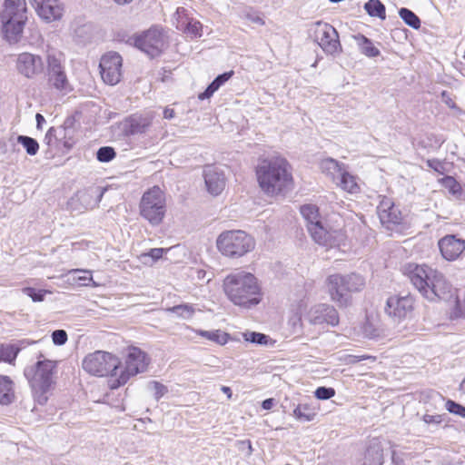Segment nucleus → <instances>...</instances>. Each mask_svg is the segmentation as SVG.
<instances>
[{"instance_id": "f257e3e1", "label": "nucleus", "mask_w": 465, "mask_h": 465, "mask_svg": "<svg viewBox=\"0 0 465 465\" xmlns=\"http://www.w3.org/2000/svg\"><path fill=\"white\" fill-rule=\"evenodd\" d=\"M256 176L260 188L269 196L284 194L292 189L291 166L283 157L262 159L256 167Z\"/></svg>"}, {"instance_id": "f03ea898", "label": "nucleus", "mask_w": 465, "mask_h": 465, "mask_svg": "<svg viewBox=\"0 0 465 465\" xmlns=\"http://www.w3.org/2000/svg\"><path fill=\"white\" fill-rule=\"evenodd\" d=\"M404 272L413 286L429 301L445 299L451 292V284L445 276L428 265L409 263Z\"/></svg>"}, {"instance_id": "7ed1b4c3", "label": "nucleus", "mask_w": 465, "mask_h": 465, "mask_svg": "<svg viewBox=\"0 0 465 465\" xmlns=\"http://www.w3.org/2000/svg\"><path fill=\"white\" fill-rule=\"evenodd\" d=\"M227 298L236 306L250 309L260 303V287L253 274L238 271L227 275L223 283Z\"/></svg>"}, {"instance_id": "20e7f679", "label": "nucleus", "mask_w": 465, "mask_h": 465, "mask_svg": "<svg viewBox=\"0 0 465 465\" xmlns=\"http://www.w3.org/2000/svg\"><path fill=\"white\" fill-rule=\"evenodd\" d=\"M304 334L311 339H316L328 326L339 324V315L336 309L327 303L311 306L304 313Z\"/></svg>"}, {"instance_id": "39448f33", "label": "nucleus", "mask_w": 465, "mask_h": 465, "mask_svg": "<svg viewBox=\"0 0 465 465\" xmlns=\"http://www.w3.org/2000/svg\"><path fill=\"white\" fill-rule=\"evenodd\" d=\"M216 247L223 256L238 259L254 249L255 240L244 231L229 230L218 235Z\"/></svg>"}, {"instance_id": "423d86ee", "label": "nucleus", "mask_w": 465, "mask_h": 465, "mask_svg": "<svg viewBox=\"0 0 465 465\" xmlns=\"http://www.w3.org/2000/svg\"><path fill=\"white\" fill-rule=\"evenodd\" d=\"M26 19L25 0H5L1 20L5 36L9 43L19 40Z\"/></svg>"}, {"instance_id": "0eeeda50", "label": "nucleus", "mask_w": 465, "mask_h": 465, "mask_svg": "<svg viewBox=\"0 0 465 465\" xmlns=\"http://www.w3.org/2000/svg\"><path fill=\"white\" fill-rule=\"evenodd\" d=\"M326 284L331 300L340 306H347L350 302V293L361 291L365 285V280L356 273L331 274L327 278Z\"/></svg>"}, {"instance_id": "6e6552de", "label": "nucleus", "mask_w": 465, "mask_h": 465, "mask_svg": "<svg viewBox=\"0 0 465 465\" xmlns=\"http://www.w3.org/2000/svg\"><path fill=\"white\" fill-rule=\"evenodd\" d=\"M83 369L89 374L98 377L111 375L112 381L117 378L120 361L115 355L104 351H95L87 354L82 361Z\"/></svg>"}, {"instance_id": "1a4fd4ad", "label": "nucleus", "mask_w": 465, "mask_h": 465, "mask_svg": "<svg viewBox=\"0 0 465 465\" xmlns=\"http://www.w3.org/2000/svg\"><path fill=\"white\" fill-rule=\"evenodd\" d=\"M150 363L148 355L137 347L130 348L124 363L120 362L117 378L112 381L111 388L116 389L124 385L131 377L144 372Z\"/></svg>"}, {"instance_id": "9d476101", "label": "nucleus", "mask_w": 465, "mask_h": 465, "mask_svg": "<svg viewBox=\"0 0 465 465\" xmlns=\"http://www.w3.org/2000/svg\"><path fill=\"white\" fill-rule=\"evenodd\" d=\"M140 213L152 225L162 223L165 214V198L158 186L145 192L140 203Z\"/></svg>"}, {"instance_id": "9b49d317", "label": "nucleus", "mask_w": 465, "mask_h": 465, "mask_svg": "<svg viewBox=\"0 0 465 465\" xmlns=\"http://www.w3.org/2000/svg\"><path fill=\"white\" fill-rule=\"evenodd\" d=\"M56 362L50 360H38L32 367L25 370V375L32 388L45 392L53 382Z\"/></svg>"}, {"instance_id": "f8f14e48", "label": "nucleus", "mask_w": 465, "mask_h": 465, "mask_svg": "<svg viewBox=\"0 0 465 465\" xmlns=\"http://www.w3.org/2000/svg\"><path fill=\"white\" fill-rule=\"evenodd\" d=\"M133 39L134 45L150 57L158 56L167 45L163 31L157 26L151 27Z\"/></svg>"}, {"instance_id": "ddd939ff", "label": "nucleus", "mask_w": 465, "mask_h": 465, "mask_svg": "<svg viewBox=\"0 0 465 465\" xmlns=\"http://www.w3.org/2000/svg\"><path fill=\"white\" fill-rule=\"evenodd\" d=\"M123 58L115 52L104 54L100 60L99 67L102 79L104 83L114 85L122 78Z\"/></svg>"}, {"instance_id": "4468645a", "label": "nucleus", "mask_w": 465, "mask_h": 465, "mask_svg": "<svg viewBox=\"0 0 465 465\" xmlns=\"http://www.w3.org/2000/svg\"><path fill=\"white\" fill-rule=\"evenodd\" d=\"M314 37L327 54L338 53L341 48L337 31L327 23L318 22L315 24Z\"/></svg>"}, {"instance_id": "2eb2a0df", "label": "nucleus", "mask_w": 465, "mask_h": 465, "mask_svg": "<svg viewBox=\"0 0 465 465\" xmlns=\"http://www.w3.org/2000/svg\"><path fill=\"white\" fill-rule=\"evenodd\" d=\"M15 68L22 76L27 79H34L43 74L45 65L40 55L24 52L17 55Z\"/></svg>"}, {"instance_id": "dca6fc26", "label": "nucleus", "mask_w": 465, "mask_h": 465, "mask_svg": "<svg viewBox=\"0 0 465 465\" xmlns=\"http://www.w3.org/2000/svg\"><path fill=\"white\" fill-rule=\"evenodd\" d=\"M103 194L104 192L100 187H90L78 191L68 201V206L72 211L83 213L96 206L101 201Z\"/></svg>"}, {"instance_id": "f3484780", "label": "nucleus", "mask_w": 465, "mask_h": 465, "mask_svg": "<svg viewBox=\"0 0 465 465\" xmlns=\"http://www.w3.org/2000/svg\"><path fill=\"white\" fill-rule=\"evenodd\" d=\"M307 229L314 242L322 246H336L342 236L341 231L329 228L322 220L311 223Z\"/></svg>"}, {"instance_id": "a211bd4d", "label": "nucleus", "mask_w": 465, "mask_h": 465, "mask_svg": "<svg viewBox=\"0 0 465 465\" xmlns=\"http://www.w3.org/2000/svg\"><path fill=\"white\" fill-rule=\"evenodd\" d=\"M413 299L410 295L391 296L388 298L385 307L386 313L394 320L406 318L412 311Z\"/></svg>"}, {"instance_id": "6ab92c4d", "label": "nucleus", "mask_w": 465, "mask_h": 465, "mask_svg": "<svg viewBox=\"0 0 465 465\" xmlns=\"http://www.w3.org/2000/svg\"><path fill=\"white\" fill-rule=\"evenodd\" d=\"M177 23L176 28L182 31L187 36L191 38H198L203 35L202 24L193 18L189 17L186 14V10L183 7H179L176 10Z\"/></svg>"}, {"instance_id": "aec40b11", "label": "nucleus", "mask_w": 465, "mask_h": 465, "mask_svg": "<svg viewBox=\"0 0 465 465\" xmlns=\"http://www.w3.org/2000/svg\"><path fill=\"white\" fill-rule=\"evenodd\" d=\"M439 248L444 259L454 261L465 251V240L446 235L439 241Z\"/></svg>"}, {"instance_id": "412c9836", "label": "nucleus", "mask_w": 465, "mask_h": 465, "mask_svg": "<svg viewBox=\"0 0 465 465\" xmlns=\"http://www.w3.org/2000/svg\"><path fill=\"white\" fill-rule=\"evenodd\" d=\"M204 182L208 192L213 195H219L225 187L224 173L213 165L206 166L203 171Z\"/></svg>"}, {"instance_id": "4be33fe9", "label": "nucleus", "mask_w": 465, "mask_h": 465, "mask_svg": "<svg viewBox=\"0 0 465 465\" xmlns=\"http://www.w3.org/2000/svg\"><path fill=\"white\" fill-rule=\"evenodd\" d=\"M37 15L45 22L50 23L62 18L64 7L59 0H46L41 5H36Z\"/></svg>"}, {"instance_id": "5701e85b", "label": "nucleus", "mask_w": 465, "mask_h": 465, "mask_svg": "<svg viewBox=\"0 0 465 465\" xmlns=\"http://www.w3.org/2000/svg\"><path fill=\"white\" fill-rule=\"evenodd\" d=\"M154 118L153 112L134 114L129 118V132L132 134H143L151 126Z\"/></svg>"}, {"instance_id": "b1692460", "label": "nucleus", "mask_w": 465, "mask_h": 465, "mask_svg": "<svg viewBox=\"0 0 465 465\" xmlns=\"http://www.w3.org/2000/svg\"><path fill=\"white\" fill-rule=\"evenodd\" d=\"M320 167L322 172L330 176L334 183L337 182L342 173L346 171L345 165L333 158L322 160Z\"/></svg>"}, {"instance_id": "393cba45", "label": "nucleus", "mask_w": 465, "mask_h": 465, "mask_svg": "<svg viewBox=\"0 0 465 465\" xmlns=\"http://www.w3.org/2000/svg\"><path fill=\"white\" fill-rule=\"evenodd\" d=\"M15 399L14 383L5 375H0V404L8 405Z\"/></svg>"}, {"instance_id": "a878e982", "label": "nucleus", "mask_w": 465, "mask_h": 465, "mask_svg": "<svg viewBox=\"0 0 465 465\" xmlns=\"http://www.w3.org/2000/svg\"><path fill=\"white\" fill-rule=\"evenodd\" d=\"M233 71L225 72L219 74L205 89L203 93L198 95L200 100L210 98L223 84H224L232 76Z\"/></svg>"}, {"instance_id": "bb28decb", "label": "nucleus", "mask_w": 465, "mask_h": 465, "mask_svg": "<svg viewBox=\"0 0 465 465\" xmlns=\"http://www.w3.org/2000/svg\"><path fill=\"white\" fill-rule=\"evenodd\" d=\"M354 40L361 54L368 57H377L380 55V50L374 46L371 39L362 35H353Z\"/></svg>"}, {"instance_id": "cd10ccee", "label": "nucleus", "mask_w": 465, "mask_h": 465, "mask_svg": "<svg viewBox=\"0 0 465 465\" xmlns=\"http://www.w3.org/2000/svg\"><path fill=\"white\" fill-rule=\"evenodd\" d=\"M75 273H83L84 275L72 277L68 279L69 283L74 284L77 282H81V286H93L96 287L98 284L94 281L92 276V271L90 270H83V269H72L68 271L67 274H75Z\"/></svg>"}, {"instance_id": "c85d7f7f", "label": "nucleus", "mask_w": 465, "mask_h": 465, "mask_svg": "<svg viewBox=\"0 0 465 465\" xmlns=\"http://www.w3.org/2000/svg\"><path fill=\"white\" fill-rule=\"evenodd\" d=\"M383 462V454L381 449L378 445L370 446L361 465H381Z\"/></svg>"}, {"instance_id": "c756f323", "label": "nucleus", "mask_w": 465, "mask_h": 465, "mask_svg": "<svg viewBox=\"0 0 465 465\" xmlns=\"http://www.w3.org/2000/svg\"><path fill=\"white\" fill-rule=\"evenodd\" d=\"M335 183L341 187L342 190L354 193H357L359 190V186L356 183V178L350 174L347 170L342 173V174L340 176L337 182Z\"/></svg>"}, {"instance_id": "7c9ffc66", "label": "nucleus", "mask_w": 465, "mask_h": 465, "mask_svg": "<svg viewBox=\"0 0 465 465\" xmlns=\"http://www.w3.org/2000/svg\"><path fill=\"white\" fill-rule=\"evenodd\" d=\"M293 416L299 420L311 421L316 416V411L315 408L312 407L310 404H299L293 410Z\"/></svg>"}, {"instance_id": "2f4dec72", "label": "nucleus", "mask_w": 465, "mask_h": 465, "mask_svg": "<svg viewBox=\"0 0 465 465\" xmlns=\"http://www.w3.org/2000/svg\"><path fill=\"white\" fill-rule=\"evenodd\" d=\"M301 213L304 220L306 221V226L309 228V225L313 223H318L322 220L319 214V210L316 205L313 204H305L301 207Z\"/></svg>"}, {"instance_id": "473e14b6", "label": "nucleus", "mask_w": 465, "mask_h": 465, "mask_svg": "<svg viewBox=\"0 0 465 465\" xmlns=\"http://www.w3.org/2000/svg\"><path fill=\"white\" fill-rule=\"evenodd\" d=\"M49 83L57 90H65L68 81L64 70L48 73Z\"/></svg>"}, {"instance_id": "72a5a7b5", "label": "nucleus", "mask_w": 465, "mask_h": 465, "mask_svg": "<svg viewBox=\"0 0 465 465\" xmlns=\"http://www.w3.org/2000/svg\"><path fill=\"white\" fill-rule=\"evenodd\" d=\"M198 335L216 342L217 344L223 345L228 341L229 335L220 330L215 331H197Z\"/></svg>"}, {"instance_id": "f704fd0d", "label": "nucleus", "mask_w": 465, "mask_h": 465, "mask_svg": "<svg viewBox=\"0 0 465 465\" xmlns=\"http://www.w3.org/2000/svg\"><path fill=\"white\" fill-rule=\"evenodd\" d=\"M364 8L371 16L385 19V6L380 0H369Z\"/></svg>"}, {"instance_id": "c9c22d12", "label": "nucleus", "mask_w": 465, "mask_h": 465, "mask_svg": "<svg viewBox=\"0 0 465 465\" xmlns=\"http://www.w3.org/2000/svg\"><path fill=\"white\" fill-rule=\"evenodd\" d=\"M20 349L15 345H0V362L5 361L13 364Z\"/></svg>"}, {"instance_id": "e433bc0d", "label": "nucleus", "mask_w": 465, "mask_h": 465, "mask_svg": "<svg viewBox=\"0 0 465 465\" xmlns=\"http://www.w3.org/2000/svg\"><path fill=\"white\" fill-rule=\"evenodd\" d=\"M399 15L409 26L414 29H419L420 27V20L412 11L402 7L400 9Z\"/></svg>"}, {"instance_id": "4c0bfd02", "label": "nucleus", "mask_w": 465, "mask_h": 465, "mask_svg": "<svg viewBox=\"0 0 465 465\" xmlns=\"http://www.w3.org/2000/svg\"><path fill=\"white\" fill-rule=\"evenodd\" d=\"M17 142L23 145L26 150V153L30 155H35L38 152L39 144L37 141L32 137L19 135L17 137Z\"/></svg>"}, {"instance_id": "58836bf2", "label": "nucleus", "mask_w": 465, "mask_h": 465, "mask_svg": "<svg viewBox=\"0 0 465 465\" xmlns=\"http://www.w3.org/2000/svg\"><path fill=\"white\" fill-rule=\"evenodd\" d=\"M243 339L246 341H250L252 343H256L259 345H268L271 341V339L268 335H265L261 332L255 331H247L242 334Z\"/></svg>"}, {"instance_id": "ea45409f", "label": "nucleus", "mask_w": 465, "mask_h": 465, "mask_svg": "<svg viewBox=\"0 0 465 465\" xmlns=\"http://www.w3.org/2000/svg\"><path fill=\"white\" fill-rule=\"evenodd\" d=\"M169 249H163V248H153L148 252H144L141 255V258L143 259V263L145 264H153L156 261H158L163 253L167 252Z\"/></svg>"}, {"instance_id": "a19ab883", "label": "nucleus", "mask_w": 465, "mask_h": 465, "mask_svg": "<svg viewBox=\"0 0 465 465\" xmlns=\"http://www.w3.org/2000/svg\"><path fill=\"white\" fill-rule=\"evenodd\" d=\"M168 311L183 319H190L194 313V308L188 304L176 305L169 308Z\"/></svg>"}, {"instance_id": "79ce46f5", "label": "nucleus", "mask_w": 465, "mask_h": 465, "mask_svg": "<svg viewBox=\"0 0 465 465\" xmlns=\"http://www.w3.org/2000/svg\"><path fill=\"white\" fill-rule=\"evenodd\" d=\"M62 135H64V129L51 127L45 136V143L49 146H54Z\"/></svg>"}, {"instance_id": "37998d69", "label": "nucleus", "mask_w": 465, "mask_h": 465, "mask_svg": "<svg viewBox=\"0 0 465 465\" xmlns=\"http://www.w3.org/2000/svg\"><path fill=\"white\" fill-rule=\"evenodd\" d=\"M393 204L394 203H393L392 200L390 199V198H387V197H384L380 202V204L377 207V212H378V215H379L380 220H390V218H389L390 214H386V212L390 208H392Z\"/></svg>"}, {"instance_id": "c03bdc74", "label": "nucleus", "mask_w": 465, "mask_h": 465, "mask_svg": "<svg viewBox=\"0 0 465 465\" xmlns=\"http://www.w3.org/2000/svg\"><path fill=\"white\" fill-rule=\"evenodd\" d=\"M386 214H390L389 218L390 220H381V223L383 224H399L401 222V211L393 204L392 208H390Z\"/></svg>"}, {"instance_id": "a18cd8bd", "label": "nucleus", "mask_w": 465, "mask_h": 465, "mask_svg": "<svg viewBox=\"0 0 465 465\" xmlns=\"http://www.w3.org/2000/svg\"><path fill=\"white\" fill-rule=\"evenodd\" d=\"M96 157L99 162L107 163L115 157V152L112 147L104 146L97 151Z\"/></svg>"}, {"instance_id": "49530a36", "label": "nucleus", "mask_w": 465, "mask_h": 465, "mask_svg": "<svg viewBox=\"0 0 465 465\" xmlns=\"http://www.w3.org/2000/svg\"><path fill=\"white\" fill-rule=\"evenodd\" d=\"M446 410L455 415H458L461 418H465V407L462 405L451 401L448 400L445 404Z\"/></svg>"}, {"instance_id": "de8ad7c7", "label": "nucleus", "mask_w": 465, "mask_h": 465, "mask_svg": "<svg viewBox=\"0 0 465 465\" xmlns=\"http://www.w3.org/2000/svg\"><path fill=\"white\" fill-rule=\"evenodd\" d=\"M314 395L319 400H329L335 395V390L327 387H319L316 389Z\"/></svg>"}, {"instance_id": "09e8293b", "label": "nucleus", "mask_w": 465, "mask_h": 465, "mask_svg": "<svg viewBox=\"0 0 465 465\" xmlns=\"http://www.w3.org/2000/svg\"><path fill=\"white\" fill-rule=\"evenodd\" d=\"M23 292L29 296L34 302H42L45 299V291H35L34 288L26 287Z\"/></svg>"}, {"instance_id": "8fccbe9b", "label": "nucleus", "mask_w": 465, "mask_h": 465, "mask_svg": "<svg viewBox=\"0 0 465 465\" xmlns=\"http://www.w3.org/2000/svg\"><path fill=\"white\" fill-rule=\"evenodd\" d=\"M422 420L425 424H427L429 426L431 425V426L437 427L443 421V415H440V414L430 415V414L425 413L422 416Z\"/></svg>"}, {"instance_id": "3c124183", "label": "nucleus", "mask_w": 465, "mask_h": 465, "mask_svg": "<svg viewBox=\"0 0 465 465\" xmlns=\"http://www.w3.org/2000/svg\"><path fill=\"white\" fill-rule=\"evenodd\" d=\"M52 340L55 345H64L67 341V333L64 330H56L52 333Z\"/></svg>"}, {"instance_id": "603ef678", "label": "nucleus", "mask_w": 465, "mask_h": 465, "mask_svg": "<svg viewBox=\"0 0 465 465\" xmlns=\"http://www.w3.org/2000/svg\"><path fill=\"white\" fill-rule=\"evenodd\" d=\"M443 185L450 190L452 193H456L460 191V185L456 180L451 176H447L442 179Z\"/></svg>"}, {"instance_id": "864d4df0", "label": "nucleus", "mask_w": 465, "mask_h": 465, "mask_svg": "<svg viewBox=\"0 0 465 465\" xmlns=\"http://www.w3.org/2000/svg\"><path fill=\"white\" fill-rule=\"evenodd\" d=\"M151 386L156 400L162 398L168 391L167 387L158 381H152Z\"/></svg>"}, {"instance_id": "5fc2aeb1", "label": "nucleus", "mask_w": 465, "mask_h": 465, "mask_svg": "<svg viewBox=\"0 0 465 465\" xmlns=\"http://www.w3.org/2000/svg\"><path fill=\"white\" fill-rule=\"evenodd\" d=\"M48 73L63 70L60 60L54 55L49 54L47 56Z\"/></svg>"}, {"instance_id": "6e6d98bb", "label": "nucleus", "mask_w": 465, "mask_h": 465, "mask_svg": "<svg viewBox=\"0 0 465 465\" xmlns=\"http://www.w3.org/2000/svg\"><path fill=\"white\" fill-rule=\"evenodd\" d=\"M288 323L292 326L293 332H297L299 329L302 327L304 328V325L302 322V317L298 314L292 315Z\"/></svg>"}, {"instance_id": "4d7b16f0", "label": "nucleus", "mask_w": 465, "mask_h": 465, "mask_svg": "<svg viewBox=\"0 0 465 465\" xmlns=\"http://www.w3.org/2000/svg\"><path fill=\"white\" fill-rule=\"evenodd\" d=\"M427 165L438 173H442L443 164L437 159H430L427 161Z\"/></svg>"}, {"instance_id": "13d9d810", "label": "nucleus", "mask_w": 465, "mask_h": 465, "mask_svg": "<svg viewBox=\"0 0 465 465\" xmlns=\"http://www.w3.org/2000/svg\"><path fill=\"white\" fill-rule=\"evenodd\" d=\"M274 405V400L270 398V399H266L262 401V407L263 410H271Z\"/></svg>"}, {"instance_id": "bf43d9fd", "label": "nucleus", "mask_w": 465, "mask_h": 465, "mask_svg": "<svg viewBox=\"0 0 465 465\" xmlns=\"http://www.w3.org/2000/svg\"><path fill=\"white\" fill-rule=\"evenodd\" d=\"M174 111L173 109H171V108H165L163 110V118L165 119H173L174 117Z\"/></svg>"}, {"instance_id": "052dcab7", "label": "nucleus", "mask_w": 465, "mask_h": 465, "mask_svg": "<svg viewBox=\"0 0 465 465\" xmlns=\"http://www.w3.org/2000/svg\"><path fill=\"white\" fill-rule=\"evenodd\" d=\"M35 118L37 123V128H40L42 124L45 122V117L41 114H36Z\"/></svg>"}, {"instance_id": "680f3d73", "label": "nucleus", "mask_w": 465, "mask_h": 465, "mask_svg": "<svg viewBox=\"0 0 465 465\" xmlns=\"http://www.w3.org/2000/svg\"><path fill=\"white\" fill-rule=\"evenodd\" d=\"M222 391L227 394L228 398H231L232 397V391L229 387H226V386H223L222 387Z\"/></svg>"}, {"instance_id": "e2e57ef3", "label": "nucleus", "mask_w": 465, "mask_h": 465, "mask_svg": "<svg viewBox=\"0 0 465 465\" xmlns=\"http://www.w3.org/2000/svg\"><path fill=\"white\" fill-rule=\"evenodd\" d=\"M114 1L116 2L117 4L124 5V4L130 3L132 0H114Z\"/></svg>"}, {"instance_id": "0e129e2a", "label": "nucleus", "mask_w": 465, "mask_h": 465, "mask_svg": "<svg viewBox=\"0 0 465 465\" xmlns=\"http://www.w3.org/2000/svg\"><path fill=\"white\" fill-rule=\"evenodd\" d=\"M247 443H248L249 455H251L252 452V444L250 441H247Z\"/></svg>"}, {"instance_id": "69168bd1", "label": "nucleus", "mask_w": 465, "mask_h": 465, "mask_svg": "<svg viewBox=\"0 0 465 465\" xmlns=\"http://www.w3.org/2000/svg\"><path fill=\"white\" fill-rule=\"evenodd\" d=\"M460 388L462 391H465V379L462 381L461 384H460Z\"/></svg>"}]
</instances>
